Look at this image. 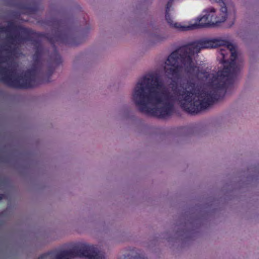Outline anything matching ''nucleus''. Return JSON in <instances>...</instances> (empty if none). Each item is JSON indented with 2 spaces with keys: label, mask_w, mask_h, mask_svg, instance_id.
<instances>
[{
  "label": "nucleus",
  "mask_w": 259,
  "mask_h": 259,
  "mask_svg": "<svg viewBox=\"0 0 259 259\" xmlns=\"http://www.w3.org/2000/svg\"><path fill=\"white\" fill-rule=\"evenodd\" d=\"M52 23V25L55 29V33L52 34L35 32L31 29L16 25L13 22H10L7 26H0V32L7 33L8 42L15 46L11 50L5 49L4 50L11 54H14L17 52L19 46L27 41H35V38L41 37L46 38L53 45L56 43L71 46L77 45L74 42L77 38L73 37L71 30L67 26L66 20L53 18Z\"/></svg>",
  "instance_id": "obj_4"
},
{
  "label": "nucleus",
  "mask_w": 259,
  "mask_h": 259,
  "mask_svg": "<svg viewBox=\"0 0 259 259\" xmlns=\"http://www.w3.org/2000/svg\"><path fill=\"white\" fill-rule=\"evenodd\" d=\"M228 44L222 45L226 49H221L220 52L222 56V60L225 65L223 69L219 70L216 74H210L208 78V86L211 88V94H215L218 98L215 101L222 99L226 93L227 90L231 88L235 81L240 68L236 64L237 53L235 46L227 40Z\"/></svg>",
  "instance_id": "obj_5"
},
{
  "label": "nucleus",
  "mask_w": 259,
  "mask_h": 259,
  "mask_svg": "<svg viewBox=\"0 0 259 259\" xmlns=\"http://www.w3.org/2000/svg\"><path fill=\"white\" fill-rule=\"evenodd\" d=\"M20 9L23 11L24 13L31 15L35 14L39 10V6L37 2H34L30 5H21Z\"/></svg>",
  "instance_id": "obj_9"
},
{
  "label": "nucleus",
  "mask_w": 259,
  "mask_h": 259,
  "mask_svg": "<svg viewBox=\"0 0 259 259\" xmlns=\"http://www.w3.org/2000/svg\"><path fill=\"white\" fill-rule=\"evenodd\" d=\"M227 17L222 0H169L165 9L167 22L181 31L213 26Z\"/></svg>",
  "instance_id": "obj_1"
},
{
  "label": "nucleus",
  "mask_w": 259,
  "mask_h": 259,
  "mask_svg": "<svg viewBox=\"0 0 259 259\" xmlns=\"http://www.w3.org/2000/svg\"><path fill=\"white\" fill-rule=\"evenodd\" d=\"M55 256V259H104L98 248L94 245L81 244L69 250L60 251L57 253L51 251L41 254L37 259H47Z\"/></svg>",
  "instance_id": "obj_7"
},
{
  "label": "nucleus",
  "mask_w": 259,
  "mask_h": 259,
  "mask_svg": "<svg viewBox=\"0 0 259 259\" xmlns=\"http://www.w3.org/2000/svg\"><path fill=\"white\" fill-rule=\"evenodd\" d=\"M182 54L179 48L169 55L167 64L170 67L165 68V72L173 78L171 89L174 94L183 97V99L180 101L181 108L188 114L196 115L207 109L218 97L215 94H211V91L209 92L202 91L198 93H193L195 84L189 80H182L178 84L176 80L180 78L182 70V66L179 64V62L184 65L187 73L202 81H206L208 84V78L210 75L208 72L203 68H199V71L189 69L183 62Z\"/></svg>",
  "instance_id": "obj_2"
},
{
  "label": "nucleus",
  "mask_w": 259,
  "mask_h": 259,
  "mask_svg": "<svg viewBox=\"0 0 259 259\" xmlns=\"http://www.w3.org/2000/svg\"><path fill=\"white\" fill-rule=\"evenodd\" d=\"M54 69L52 68H49V69L48 70V73H49L50 76L52 75V74H53V73L54 72Z\"/></svg>",
  "instance_id": "obj_11"
},
{
  "label": "nucleus",
  "mask_w": 259,
  "mask_h": 259,
  "mask_svg": "<svg viewBox=\"0 0 259 259\" xmlns=\"http://www.w3.org/2000/svg\"><path fill=\"white\" fill-rule=\"evenodd\" d=\"M132 99L141 112L164 118L172 114L174 103L179 101L181 105L183 97L171 94L157 74H149L140 78L136 84Z\"/></svg>",
  "instance_id": "obj_3"
},
{
  "label": "nucleus",
  "mask_w": 259,
  "mask_h": 259,
  "mask_svg": "<svg viewBox=\"0 0 259 259\" xmlns=\"http://www.w3.org/2000/svg\"><path fill=\"white\" fill-rule=\"evenodd\" d=\"M228 44L227 40L222 39H203L192 42L180 48V51L183 58V62L189 69H196L199 71L200 67L194 64L192 56L198 53L201 50L221 47L222 45Z\"/></svg>",
  "instance_id": "obj_8"
},
{
  "label": "nucleus",
  "mask_w": 259,
  "mask_h": 259,
  "mask_svg": "<svg viewBox=\"0 0 259 259\" xmlns=\"http://www.w3.org/2000/svg\"><path fill=\"white\" fill-rule=\"evenodd\" d=\"M53 64L56 65H59L62 63V58L58 53L55 50L53 55L51 57Z\"/></svg>",
  "instance_id": "obj_10"
},
{
  "label": "nucleus",
  "mask_w": 259,
  "mask_h": 259,
  "mask_svg": "<svg viewBox=\"0 0 259 259\" xmlns=\"http://www.w3.org/2000/svg\"><path fill=\"white\" fill-rule=\"evenodd\" d=\"M43 53L42 47L37 46L33 55L32 67L23 74H18L13 68L0 67V81L14 89H27L37 86L40 84L38 76L41 73L43 68Z\"/></svg>",
  "instance_id": "obj_6"
},
{
  "label": "nucleus",
  "mask_w": 259,
  "mask_h": 259,
  "mask_svg": "<svg viewBox=\"0 0 259 259\" xmlns=\"http://www.w3.org/2000/svg\"><path fill=\"white\" fill-rule=\"evenodd\" d=\"M4 197V195L0 194V200H2Z\"/></svg>",
  "instance_id": "obj_12"
}]
</instances>
